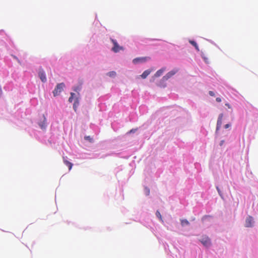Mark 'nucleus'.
<instances>
[{
    "mask_svg": "<svg viewBox=\"0 0 258 258\" xmlns=\"http://www.w3.org/2000/svg\"><path fill=\"white\" fill-rule=\"evenodd\" d=\"M38 75L42 82L45 83L46 82V78L45 76V72L42 69H39Z\"/></svg>",
    "mask_w": 258,
    "mask_h": 258,
    "instance_id": "obj_6",
    "label": "nucleus"
},
{
    "mask_svg": "<svg viewBox=\"0 0 258 258\" xmlns=\"http://www.w3.org/2000/svg\"><path fill=\"white\" fill-rule=\"evenodd\" d=\"M152 70H147L145 71L141 75V77L143 79H145L147 77V76L151 73Z\"/></svg>",
    "mask_w": 258,
    "mask_h": 258,
    "instance_id": "obj_12",
    "label": "nucleus"
},
{
    "mask_svg": "<svg viewBox=\"0 0 258 258\" xmlns=\"http://www.w3.org/2000/svg\"><path fill=\"white\" fill-rule=\"evenodd\" d=\"M166 70V68H163L160 70H159L158 71H157L156 72V73L154 74V76L155 77H160V76L162 75V74L163 73V72L164 71H165Z\"/></svg>",
    "mask_w": 258,
    "mask_h": 258,
    "instance_id": "obj_10",
    "label": "nucleus"
},
{
    "mask_svg": "<svg viewBox=\"0 0 258 258\" xmlns=\"http://www.w3.org/2000/svg\"><path fill=\"white\" fill-rule=\"evenodd\" d=\"M63 161L64 164L69 167V170H71L73 166V164L71 162L68 161L67 160H66L64 157L63 158Z\"/></svg>",
    "mask_w": 258,
    "mask_h": 258,
    "instance_id": "obj_11",
    "label": "nucleus"
},
{
    "mask_svg": "<svg viewBox=\"0 0 258 258\" xmlns=\"http://www.w3.org/2000/svg\"><path fill=\"white\" fill-rule=\"evenodd\" d=\"M223 143H224V141H221V143L220 144V146H222L223 145Z\"/></svg>",
    "mask_w": 258,
    "mask_h": 258,
    "instance_id": "obj_26",
    "label": "nucleus"
},
{
    "mask_svg": "<svg viewBox=\"0 0 258 258\" xmlns=\"http://www.w3.org/2000/svg\"><path fill=\"white\" fill-rule=\"evenodd\" d=\"M181 222V225L182 226H184L185 225H189V222L186 220V219H181L180 220Z\"/></svg>",
    "mask_w": 258,
    "mask_h": 258,
    "instance_id": "obj_13",
    "label": "nucleus"
},
{
    "mask_svg": "<svg viewBox=\"0 0 258 258\" xmlns=\"http://www.w3.org/2000/svg\"><path fill=\"white\" fill-rule=\"evenodd\" d=\"M82 83H81L80 85L76 86L74 88V90L76 92H78L81 90V86H82Z\"/></svg>",
    "mask_w": 258,
    "mask_h": 258,
    "instance_id": "obj_15",
    "label": "nucleus"
},
{
    "mask_svg": "<svg viewBox=\"0 0 258 258\" xmlns=\"http://www.w3.org/2000/svg\"><path fill=\"white\" fill-rule=\"evenodd\" d=\"M64 87V83L58 84L53 91V95L54 96L58 95L62 91Z\"/></svg>",
    "mask_w": 258,
    "mask_h": 258,
    "instance_id": "obj_2",
    "label": "nucleus"
},
{
    "mask_svg": "<svg viewBox=\"0 0 258 258\" xmlns=\"http://www.w3.org/2000/svg\"><path fill=\"white\" fill-rule=\"evenodd\" d=\"M223 114L221 113L218 117V120H217V130H218L222 123V118H223Z\"/></svg>",
    "mask_w": 258,
    "mask_h": 258,
    "instance_id": "obj_9",
    "label": "nucleus"
},
{
    "mask_svg": "<svg viewBox=\"0 0 258 258\" xmlns=\"http://www.w3.org/2000/svg\"><path fill=\"white\" fill-rule=\"evenodd\" d=\"M210 216H205L203 217L202 219L204 220L205 219V218H208V217H210Z\"/></svg>",
    "mask_w": 258,
    "mask_h": 258,
    "instance_id": "obj_25",
    "label": "nucleus"
},
{
    "mask_svg": "<svg viewBox=\"0 0 258 258\" xmlns=\"http://www.w3.org/2000/svg\"><path fill=\"white\" fill-rule=\"evenodd\" d=\"M230 126V125L229 124H226L225 125L224 127L225 128H228Z\"/></svg>",
    "mask_w": 258,
    "mask_h": 258,
    "instance_id": "obj_23",
    "label": "nucleus"
},
{
    "mask_svg": "<svg viewBox=\"0 0 258 258\" xmlns=\"http://www.w3.org/2000/svg\"><path fill=\"white\" fill-rule=\"evenodd\" d=\"M110 40L112 42L113 44V47L112 48L111 50L115 53L119 52L120 50H123L124 48L122 46H119L117 43L116 40L110 38Z\"/></svg>",
    "mask_w": 258,
    "mask_h": 258,
    "instance_id": "obj_1",
    "label": "nucleus"
},
{
    "mask_svg": "<svg viewBox=\"0 0 258 258\" xmlns=\"http://www.w3.org/2000/svg\"><path fill=\"white\" fill-rule=\"evenodd\" d=\"M149 59H150V57H137V58H134L133 60V62L134 64L143 63V62L147 61Z\"/></svg>",
    "mask_w": 258,
    "mask_h": 258,
    "instance_id": "obj_4",
    "label": "nucleus"
},
{
    "mask_svg": "<svg viewBox=\"0 0 258 258\" xmlns=\"http://www.w3.org/2000/svg\"><path fill=\"white\" fill-rule=\"evenodd\" d=\"M148 194L149 193V189L148 190Z\"/></svg>",
    "mask_w": 258,
    "mask_h": 258,
    "instance_id": "obj_27",
    "label": "nucleus"
},
{
    "mask_svg": "<svg viewBox=\"0 0 258 258\" xmlns=\"http://www.w3.org/2000/svg\"><path fill=\"white\" fill-rule=\"evenodd\" d=\"M43 119L42 121H40L38 124L39 126L42 130H45L47 126L46 118L44 115H43Z\"/></svg>",
    "mask_w": 258,
    "mask_h": 258,
    "instance_id": "obj_8",
    "label": "nucleus"
},
{
    "mask_svg": "<svg viewBox=\"0 0 258 258\" xmlns=\"http://www.w3.org/2000/svg\"><path fill=\"white\" fill-rule=\"evenodd\" d=\"M225 105L227 106L229 108H231V106L229 103H226Z\"/></svg>",
    "mask_w": 258,
    "mask_h": 258,
    "instance_id": "obj_24",
    "label": "nucleus"
},
{
    "mask_svg": "<svg viewBox=\"0 0 258 258\" xmlns=\"http://www.w3.org/2000/svg\"><path fill=\"white\" fill-rule=\"evenodd\" d=\"M137 129H132L129 132V133H135Z\"/></svg>",
    "mask_w": 258,
    "mask_h": 258,
    "instance_id": "obj_22",
    "label": "nucleus"
},
{
    "mask_svg": "<svg viewBox=\"0 0 258 258\" xmlns=\"http://www.w3.org/2000/svg\"><path fill=\"white\" fill-rule=\"evenodd\" d=\"M200 241L204 246L206 247L209 246L211 244L210 238L206 236H203L202 238L200 239Z\"/></svg>",
    "mask_w": 258,
    "mask_h": 258,
    "instance_id": "obj_5",
    "label": "nucleus"
},
{
    "mask_svg": "<svg viewBox=\"0 0 258 258\" xmlns=\"http://www.w3.org/2000/svg\"><path fill=\"white\" fill-rule=\"evenodd\" d=\"M75 94L74 93H71V97L69 99V102H72V101L73 100V99H74V96H75Z\"/></svg>",
    "mask_w": 258,
    "mask_h": 258,
    "instance_id": "obj_16",
    "label": "nucleus"
},
{
    "mask_svg": "<svg viewBox=\"0 0 258 258\" xmlns=\"http://www.w3.org/2000/svg\"><path fill=\"white\" fill-rule=\"evenodd\" d=\"M85 139L87 140H89L90 142H92L93 140L90 136H86L85 137Z\"/></svg>",
    "mask_w": 258,
    "mask_h": 258,
    "instance_id": "obj_19",
    "label": "nucleus"
},
{
    "mask_svg": "<svg viewBox=\"0 0 258 258\" xmlns=\"http://www.w3.org/2000/svg\"><path fill=\"white\" fill-rule=\"evenodd\" d=\"M108 75L110 77H114L116 75V73L114 71L110 72L108 73Z\"/></svg>",
    "mask_w": 258,
    "mask_h": 258,
    "instance_id": "obj_17",
    "label": "nucleus"
},
{
    "mask_svg": "<svg viewBox=\"0 0 258 258\" xmlns=\"http://www.w3.org/2000/svg\"><path fill=\"white\" fill-rule=\"evenodd\" d=\"M253 218L250 216H248L245 220V227H251L253 226Z\"/></svg>",
    "mask_w": 258,
    "mask_h": 258,
    "instance_id": "obj_7",
    "label": "nucleus"
},
{
    "mask_svg": "<svg viewBox=\"0 0 258 258\" xmlns=\"http://www.w3.org/2000/svg\"><path fill=\"white\" fill-rule=\"evenodd\" d=\"M209 94L211 96H215V93L213 91H210L209 92Z\"/></svg>",
    "mask_w": 258,
    "mask_h": 258,
    "instance_id": "obj_20",
    "label": "nucleus"
},
{
    "mask_svg": "<svg viewBox=\"0 0 258 258\" xmlns=\"http://www.w3.org/2000/svg\"><path fill=\"white\" fill-rule=\"evenodd\" d=\"M216 100L217 102H220L221 101V99L219 97H217L216 99Z\"/></svg>",
    "mask_w": 258,
    "mask_h": 258,
    "instance_id": "obj_21",
    "label": "nucleus"
},
{
    "mask_svg": "<svg viewBox=\"0 0 258 258\" xmlns=\"http://www.w3.org/2000/svg\"><path fill=\"white\" fill-rule=\"evenodd\" d=\"M189 43L192 45L194 46H195V48L198 50V51H199L200 49H199V48L198 47V44H197V43L194 41V40H189Z\"/></svg>",
    "mask_w": 258,
    "mask_h": 258,
    "instance_id": "obj_14",
    "label": "nucleus"
},
{
    "mask_svg": "<svg viewBox=\"0 0 258 258\" xmlns=\"http://www.w3.org/2000/svg\"><path fill=\"white\" fill-rule=\"evenodd\" d=\"M156 215L158 218H159L161 220H162L161 215L158 211L156 212Z\"/></svg>",
    "mask_w": 258,
    "mask_h": 258,
    "instance_id": "obj_18",
    "label": "nucleus"
},
{
    "mask_svg": "<svg viewBox=\"0 0 258 258\" xmlns=\"http://www.w3.org/2000/svg\"><path fill=\"white\" fill-rule=\"evenodd\" d=\"M178 69L175 68L173 69V70L169 72L168 73L166 74L165 76H164L162 78V80L164 81L168 80L169 78H170L172 76L174 75L176 73L178 72Z\"/></svg>",
    "mask_w": 258,
    "mask_h": 258,
    "instance_id": "obj_3",
    "label": "nucleus"
}]
</instances>
